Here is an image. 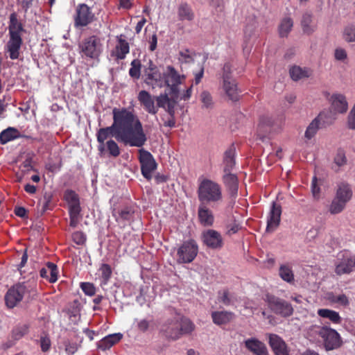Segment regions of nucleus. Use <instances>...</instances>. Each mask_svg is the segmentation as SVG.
<instances>
[{
    "mask_svg": "<svg viewBox=\"0 0 355 355\" xmlns=\"http://www.w3.org/2000/svg\"><path fill=\"white\" fill-rule=\"evenodd\" d=\"M113 123L106 128H100L96 133L98 150H103V145L110 137L129 147H143L147 140L146 134L138 116L131 107H114L112 110Z\"/></svg>",
    "mask_w": 355,
    "mask_h": 355,
    "instance_id": "obj_1",
    "label": "nucleus"
},
{
    "mask_svg": "<svg viewBox=\"0 0 355 355\" xmlns=\"http://www.w3.org/2000/svg\"><path fill=\"white\" fill-rule=\"evenodd\" d=\"M198 198L200 203L218 204L223 201V189L218 182L200 177L198 180Z\"/></svg>",
    "mask_w": 355,
    "mask_h": 355,
    "instance_id": "obj_2",
    "label": "nucleus"
},
{
    "mask_svg": "<svg viewBox=\"0 0 355 355\" xmlns=\"http://www.w3.org/2000/svg\"><path fill=\"white\" fill-rule=\"evenodd\" d=\"M353 196V191L349 184L346 182H340L337 184L336 196L332 200L329 211L332 214L340 213L346 207Z\"/></svg>",
    "mask_w": 355,
    "mask_h": 355,
    "instance_id": "obj_3",
    "label": "nucleus"
},
{
    "mask_svg": "<svg viewBox=\"0 0 355 355\" xmlns=\"http://www.w3.org/2000/svg\"><path fill=\"white\" fill-rule=\"evenodd\" d=\"M82 57L98 60L103 50L101 40L96 35L85 38L79 44Z\"/></svg>",
    "mask_w": 355,
    "mask_h": 355,
    "instance_id": "obj_4",
    "label": "nucleus"
},
{
    "mask_svg": "<svg viewBox=\"0 0 355 355\" xmlns=\"http://www.w3.org/2000/svg\"><path fill=\"white\" fill-rule=\"evenodd\" d=\"M163 75L162 87H168L171 95L177 96L179 93V85L184 82L186 76L180 73L172 65L164 67Z\"/></svg>",
    "mask_w": 355,
    "mask_h": 355,
    "instance_id": "obj_5",
    "label": "nucleus"
},
{
    "mask_svg": "<svg viewBox=\"0 0 355 355\" xmlns=\"http://www.w3.org/2000/svg\"><path fill=\"white\" fill-rule=\"evenodd\" d=\"M63 197L69 207L70 226L76 227L79 223L81 211L78 195L74 191L67 189Z\"/></svg>",
    "mask_w": 355,
    "mask_h": 355,
    "instance_id": "obj_6",
    "label": "nucleus"
},
{
    "mask_svg": "<svg viewBox=\"0 0 355 355\" xmlns=\"http://www.w3.org/2000/svg\"><path fill=\"white\" fill-rule=\"evenodd\" d=\"M198 253V245L193 239L184 241L177 250V262L189 263L192 262Z\"/></svg>",
    "mask_w": 355,
    "mask_h": 355,
    "instance_id": "obj_7",
    "label": "nucleus"
},
{
    "mask_svg": "<svg viewBox=\"0 0 355 355\" xmlns=\"http://www.w3.org/2000/svg\"><path fill=\"white\" fill-rule=\"evenodd\" d=\"M223 73V89L232 101H236L239 97V90L237 83L232 76V64L229 62L225 64Z\"/></svg>",
    "mask_w": 355,
    "mask_h": 355,
    "instance_id": "obj_8",
    "label": "nucleus"
},
{
    "mask_svg": "<svg viewBox=\"0 0 355 355\" xmlns=\"http://www.w3.org/2000/svg\"><path fill=\"white\" fill-rule=\"evenodd\" d=\"M95 15L86 3L78 4L73 15V25L75 28H83L94 21Z\"/></svg>",
    "mask_w": 355,
    "mask_h": 355,
    "instance_id": "obj_9",
    "label": "nucleus"
},
{
    "mask_svg": "<svg viewBox=\"0 0 355 355\" xmlns=\"http://www.w3.org/2000/svg\"><path fill=\"white\" fill-rule=\"evenodd\" d=\"M138 153L141 174L149 180L152 178L153 172L157 168L155 159L150 152L142 148V147L139 148Z\"/></svg>",
    "mask_w": 355,
    "mask_h": 355,
    "instance_id": "obj_10",
    "label": "nucleus"
},
{
    "mask_svg": "<svg viewBox=\"0 0 355 355\" xmlns=\"http://www.w3.org/2000/svg\"><path fill=\"white\" fill-rule=\"evenodd\" d=\"M164 67H157L151 61L149 62V66L145 68L144 75L145 83L153 88H162V79Z\"/></svg>",
    "mask_w": 355,
    "mask_h": 355,
    "instance_id": "obj_11",
    "label": "nucleus"
},
{
    "mask_svg": "<svg viewBox=\"0 0 355 355\" xmlns=\"http://www.w3.org/2000/svg\"><path fill=\"white\" fill-rule=\"evenodd\" d=\"M26 291L27 286L24 283L17 284L12 286L5 295L6 306L10 309L16 306L22 300Z\"/></svg>",
    "mask_w": 355,
    "mask_h": 355,
    "instance_id": "obj_12",
    "label": "nucleus"
},
{
    "mask_svg": "<svg viewBox=\"0 0 355 355\" xmlns=\"http://www.w3.org/2000/svg\"><path fill=\"white\" fill-rule=\"evenodd\" d=\"M268 303L270 309L277 314L284 317L290 316L293 309L288 302L275 296H268Z\"/></svg>",
    "mask_w": 355,
    "mask_h": 355,
    "instance_id": "obj_13",
    "label": "nucleus"
},
{
    "mask_svg": "<svg viewBox=\"0 0 355 355\" xmlns=\"http://www.w3.org/2000/svg\"><path fill=\"white\" fill-rule=\"evenodd\" d=\"M354 270L352 263V255L348 251H343L337 255L335 264V272L338 275L349 274Z\"/></svg>",
    "mask_w": 355,
    "mask_h": 355,
    "instance_id": "obj_14",
    "label": "nucleus"
},
{
    "mask_svg": "<svg viewBox=\"0 0 355 355\" xmlns=\"http://www.w3.org/2000/svg\"><path fill=\"white\" fill-rule=\"evenodd\" d=\"M330 111L334 114H344L348 110V103L346 96L340 93H333L329 98Z\"/></svg>",
    "mask_w": 355,
    "mask_h": 355,
    "instance_id": "obj_15",
    "label": "nucleus"
},
{
    "mask_svg": "<svg viewBox=\"0 0 355 355\" xmlns=\"http://www.w3.org/2000/svg\"><path fill=\"white\" fill-rule=\"evenodd\" d=\"M179 315L168 319L161 327V331L168 338L177 340L180 338Z\"/></svg>",
    "mask_w": 355,
    "mask_h": 355,
    "instance_id": "obj_16",
    "label": "nucleus"
},
{
    "mask_svg": "<svg viewBox=\"0 0 355 355\" xmlns=\"http://www.w3.org/2000/svg\"><path fill=\"white\" fill-rule=\"evenodd\" d=\"M327 350H333L338 348L342 345L340 334L335 329L328 327L325 335L322 339Z\"/></svg>",
    "mask_w": 355,
    "mask_h": 355,
    "instance_id": "obj_17",
    "label": "nucleus"
},
{
    "mask_svg": "<svg viewBox=\"0 0 355 355\" xmlns=\"http://www.w3.org/2000/svg\"><path fill=\"white\" fill-rule=\"evenodd\" d=\"M203 243L212 249L220 248L223 246L221 234L214 230H207L202 233Z\"/></svg>",
    "mask_w": 355,
    "mask_h": 355,
    "instance_id": "obj_18",
    "label": "nucleus"
},
{
    "mask_svg": "<svg viewBox=\"0 0 355 355\" xmlns=\"http://www.w3.org/2000/svg\"><path fill=\"white\" fill-rule=\"evenodd\" d=\"M281 214V206L273 202L267 217V232H273L279 226Z\"/></svg>",
    "mask_w": 355,
    "mask_h": 355,
    "instance_id": "obj_19",
    "label": "nucleus"
},
{
    "mask_svg": "<svg viewBox=\"0 0 355 355\" xmlns=\"http://www.w3.org/2000/svg\"><path fill=\"white\" fill-rule=\"evenodd\" d=\"M138 101L143 105L144 110L150 114H156L158 107L155 105L154 97L146 90H141L138 94Z\"/></svg>",
    "mask_w": 355,
    "mask_h": 355,
    "instance_id": "obj_20",
    "label": "nucleus"
},
{
    "mask_svg": "<svg viewBox=\"0 0 355 355\" xmlns=\"http://www.w3.org/2000/svg\"><path fill=\"white\" fill-rule=\"evenodd\" d=\"M22 44L21 35H9V40L6 45L5 49L9 53L12 60H16L19 56V51Z\"/></svg>",
    "mask_w": 355,
    "mask_h": 355,
    "instance_id": "obj_21",
    "label": "nucleus"
},
{
    "mask_svg": "<svg viewBox=\"0 0 355 355\" xmlns=\"http://www.w3.org/2000/svg\"><path fill=\"white\" fill-rule=\"evenodd\" d=\"M269 344L275 355H289L286 344L279 336L270 334Z\"/></svg>",
    "mask_w": 355,
    "mask_h": 355,
    "instance_id": "obj_22",
    "label": "nucleus"
},
{
    "mask_svg": "<svg viewBox=\"0 0 355 355\" xmlns=\"http://www.w3.org/2000/svg\"><path fill=\"white\" fill-rule=\"evenodd\" d=\"M245 347L254 355H267L268 350L263 343L255 338L246 339L244 341Z\"/></svg>",
    "mask_w": 355,
    "mask_h": 355,
    "instance_id": "obj_23",
    "label": "nucleus"
},
{
    "mask_svg": "<svg viewBox=\"0 0 355 355\" xmlns=\"http://www.w3.org/2000/svg\"><path fill=\"white\" fill-rule=\"evenodd\" d=\"M58 268L56 264L47 262L44 267L40 270V277L46 279L50 283H55L58 279Z\"/></svg>",
    "mask_w": 355,
    "mask_h": 355,
    "instance_id": "obj_24",
    "label": "nucleus"
},
{
    "mask_svg": "<svg viewBox=\"0 0 355 355\" xmlns=\"http://www.w3.org/2000/svg\"><path fill=\"white\" fill-rule=\"evenodd\" d=\"M122 338L123 334L121 333L109 334L98 342L97 347L102 351H105L119 343Z\"/></svg>",
    "mask_w": 355,
    "mask_h": 355,
    "instance_id": "obj_25",
    "label": "nucleus"
},
{
    "mask_svg": "<svg viewBox=\"0 0 355 355\" xmlns=\"http://www.w3.org/2000/svg\"><path fill=\"white\" fill-rule=\"evenodd\" d=\"M198 215L199 221L203 226L213 225L214 217L212 211L204 203H200L199 205Z\"/></svg>",
    "mask_w": 355,
    "mask_h": 355,
    "instance_id": "obj_26",
    "label": "nucleus"
},
{
    "mask_svg": "<svg viewBox=\"0 0 355 355\" xmlns=\"http://www.w3.org/2000/svg\"><path fill=\"white\" fill-rule=\"evenodd\" d=\"M327 326L311 325L307 329V337L313 342L322 340L327 332Z\"/></svg>",
    "mask_w": 355,
    "mask_h": 355,
    "instance_id": "obj_27",
    "label": "nucleus"
},
{
    "mask_svg": "<svg viewBox=\"0 0 355 355\" xmlns=\"http://www.w3.org/2000/svg\"><path fill=\"white\" fill-rule=\"evenodd\" d=\"M130 46L128 42L123 39L121 36L118 38V43L115 49L113 50L112 55L117 60H123L129 53Z\"/></svg>",
    "mask_w": 355,
    "mask_h": 355,
    "instance_id": "obj_28",
    "label": "nucleus"
},
{
    "mask_svg": "<svg viewBox=\"0 0 355 355\" xmlns=\"http://www.w3.org/2000/svg\"><path fill=\"white\" fill-rule=\"evenodd\" d=\"M317 313L320 318L328 319L334 324H339L342 322V318L339 313L336 311L329 309H320L318 310Z\"/></svg>",
    "mask_w": 355,
    "mask_h": 355,
    "instance_id": "obj_29",
    "label": "nucleus"
},
{
    "mask_svg": "<svg viewBox=\"0 0 355 355\" xmlns=\"http://www.w3.org/2000/svg\"><path fill=\"white\" fill-rule=\"evenodd\" d=\"M101 155L108 153V155L113 157H118L121 153V150L118 144L113 139H110L103 145V150H98Z\"/></svg>",
    "mask_w": 355,
    "mask_h": 355,
    "instance_id": "obj_30",
    "label": "nucleus"
},
{
    "mask_svg": "<svg viewBox=\"0 0 355 355\" xmlns=\"http://www.w3.org/2000/svg\"><path fill=\"white\" fill-rule=\"evenodd\" d=\"M133 325L137 331L145 333L153 329L154 320L153 318H135Z\"/></svg>",
    "mask_w": 355,
    "mask_h": 355,
    "instance_id": "obj_31",
    "label": "nucleus"
},
{
    "mask_svg": "<svg viewBox=\"0 0 355 355\" xmlns=\"http://www.w3.org/2000/svg\"><path fill=\"white\" fill-rule=\"evenodd\" d=\"M178 17L180 21H191L194 19V13L191 6L187 3H181L178 7Z\"/></svg>",
    "mask_w": 355,
    "mask_h": 355,
    "instance_id": "obj_32",
    "label": "nucleus"
},
{
    "mask_svg": "<svg viewBox=\"0 0 355 355\" xmlns=\"http://www.w3.org/2000/svg\"><path fill=\"white\" fill-rule=\"evenodd\" d=\"M324 115V113H320L316 118H315L310 123L304 134V136L307 139H311L315 135L318 129L320 128L321 121H322L323 122H324V121L323 120Z\"/></svg>",
    "mask_w": 355,
    "mask_h": 355,
    "instance_id": "obj_33",
    "label": "nucleus"
},
{
    "mask_svg": "<svg viewBox=\"0 0 355 355\" xmlns=\"http://www.w3.org/2000/svg\"><path fill=\"white\" fill-rule=\"evenodd\" d=\"M211 318L214 324L217 325L225 324L233 318V313L229 311H214Z\"/></svg>",
    "mask_w": 355,
    "mask_h": 355,
    "instance_id": "obj_34",
    "label": "nucleus"
},
{
    "mask_svg": "<svg viewBox=\"0 0 355 355\" xmlns=\"http://www.w3.org/2000/svg\"><path fill=\"white\" fill-rule=\"evenodd\" d=\"M133 211L128 207L120 209H114L112 215L118 223H123L130 220L132 216Z\"/></svg>",
    "mask_w": 355,
    "mask_h": 355,
    "instance_id": "obj_35",
    "label": "nucleus"
},
{
    "mask_svg": "<svg viewBox=\"0 0 355 355\" xmlns=\"http://www.w3.org/2000/svg\"><path fill=\"white\" fill-rule=\"evenodd\" d=\"M235 150L230 148L225 153L223 159V173L232 172L235 165Z\"/></svg>",
    "mask_w": 355,
    "mask_h": 355,
    "instance_id": "obj_36",
    "label": "nucleus"
},
{
    "mask_svg": "<svg viewBox=\"0 0 355 355\" xmlns=\"http://www.w3.org/2000/svg\"><path fill=\"white\" fill-rule=\"evenodd\" d=\"M279 277L289 284H293L295 281L294 273L289 263H284L279 266Z\"/></svg>",
    "mask_w": 355,
    "mask_h": 355,
    "instance_id": "obj_37",
    "label": "nucleus"
},
{
    "mask_svg": "<svg viewBox=\"0 0 355 355\" xmlns=\"http://www.w3.org/2000/svg\"><path fill=\"white\" fill-rule=\"evenodd\" d=\"M223 181L225 186L232 191L236 193L238 190V178L232 172L224 173Z\"/></svg>",
    "mask_w": 355,
    "mask_h": 355,
    "instance_id": "obj_38",
    "label": "nucleus"
},
{
    "mask_svg": "<svg viewBox=\"0 0 355 355\" xmlns=\"http://www.w3.org/2000/svg\"><path fill=\"white\" fill-rule=\"evenodd\" d=\"M290 75L293 80H298L303 78L309 77L311 75V71L309 68H302L293 66L290 69Z\"/></svg>",
    "mask_w": 355,
    "mask_h": 355,
    "instance_id": "obj_39",
    "label": "nucleus"
},
{
    "mask_svg": "<svg viewBox=\"0 0 355 355\" xmlns=\"http://www.w3.org/2000/svg\"><path fill=\"white\" fill-rule=\"evenodd\" d=\"M112 268L107 263H102L98 269V278L101 286L107 285L112 277Z\"/></svg>",
    "mask_w": 355,
    "mask_h": 355,
    "instance_id": "obj_40",
    "label": "nucleus"
},
{
    "mask_svg": "<svg viewBox=\"0 0 355 355\" xmlns=\"http://www.w3.org/2000/svg\"><path fill=\"white\" fill-rule=\"evenodd\" d=\"M19 132L15 128H8L0 133V143L5 144L19 137Z\"/></svg>",
    "mask_w": 355,
    "mask_h": 355,
    "instance_id": "obj_41",
    "label": "nucleus"
},
{
    "mask_svg": "<svg viewBox=\"0 0 355 355\" xmlns=\"http://www.w3.org/2000/svg\"><path fill=\"white\" fill-rule=\"evenodd\" d=\"M179 324L180 336L183 334H190L194 330L195 326L193 323L188 318L179 316Z\"/></svg>",
    "mask_w": 355,
    "mask_h": 355,
    "instance_id": "obj_42",
    "label": "nucleus"
},
{
    "mask_svg": "<svg viewBox=\"0 0 355 355\" xmlns=\"http://www.w3.org/2000/svg\"><path fill=\"white\" fill-rule=\"evenodd\" d=\"M293 26V22L291 18L285 17L284 18L279 26V35L281 37H286L288 33L291 31Z\"/></svg>",
    "mask_w": 355,
    "mask_h": 355,
    "instance_id": "obj_43",
    "label": "nucleus"
},
{
    "mask_svg": "<svg viewBox=\"0 0 355 355\" xmlns=\"http://www.w3.org/2000/svg\"><path fill=\"white\" fill-rule=\"evenodd\" d=\"M200 101L202 103V108L211 109L214 106V101L211 94L207 91H203L200 95Z\"/></svg>",
    "mask_w": 355,
    "mask_h": 355,
    "instance_id": "obj_44",
    "label": "nucleus"
},
{
    "mask_svg": "<svg viewBox=\"0 0 355 355\" xmlns=\"http://www.w3.org/2000/svg\"><path fill=\"white\" fill-rule=\"evenodd\" d=\"M328 300L333 302L342 306H347L349 304L348 297L345 294L334 295L331 293L328 294Z\"/></svg>",
    "mask_w": 355,
    "mask_h": 355,
    "instance_id": "obj_45",
    "label": "nucleus"
},
{
    "mask_svg": "<svg viewBox=\"0 0 355 355\" xmlns=\"http://www.w3.org/2000/svg\"><path fill=\"white\" fill-rule=\"evenodd\" d=\"M129 74L133 78H139L141 74V63L139 60H133L132 61Z\"/></svg>",
    "mask_w": 355,
    "mask_h": 355,
    "instance_id": "obj_46",
    "label": "nucleus"
},
{
    "mask_svg": "<svg viewBox=\"0 0 355 355\" xmlns=\"http://www.w3.org/2000/svg\"><path fill=\"white\" fill-rule=\"evenodd\" d=\"M311 15L306 13L303 15L302 19V26L303 31L307 34L311 33L314 31V28L311 25Z\"/></svg>",
    "mask_w": 355,
    "mask_h": 355,
    "instance_id": "obj_47",
    "label": "nucleus"
},
{
    "mask_svg": "<svg viewBox=\"0 0 355 355\" xmlns=\"http://www.w3.org/2000/svg\"><path fill=\"white\" fill-rule=\"evenodd\" d=\"M80 288L84 293L89 296H92L95 294L96 288L93 284L89 282H83L80 284Z\"/></svg>",
    "mask_w": 355,
    "mask_h": 355,
    "instance_id": "obj_48",
    "label": "nucleus"
},
{
    "mask_svg": "<svg viewBox=\"0 0 355 355\" xmlns=\"http://www.w3.org/2000/svg\"><path fill=\"white\" fill-rule=\"evenodd\" d=\"M28 326L26 324L17 326L12 331L14 338L15 339H19L28 333Z\"/></svg>",
    "mask_w": 355,
    "mask_h": 355,
    "instance_id": "obj_49",
    "label": "nucleus"
},
{
    "mask_svg": "<svg viewBox=\"0 0 355 355\" xmlns=\"http://www.w3.org/2000/svg\"><path fill=\"white\" fill-rule=\"evenodd\" d=\"M344 39L347 42L355 41V28L354 26H347L345 28L343 34Z\"/></svg>",
    "mask_w": 355,
    "mask_h": 355,
    "instance_id": "obj_50",
    "label": "nucleus"
},
{
    "mask_svg": "<svg viewBox=\"0 0 355 355\" xmlns=\"http://www.w3.org/2000/svg\"><path fill=\"white\" fill-rule=\"evenodd\" d=\"M193 91V84L189 86L188 88H187L185 90H184L182 92H180L178 94V95H174L175 97L179 100H183V101H188L192 94Z\"/></svg>",
    "mask_w": 355,
    "mask_h": 355,
    "instance_id": "obj_51",
    "label": "nucleus"
},
{
    "mask_svg": "<svg viewBox=\"0 0 355 355\" xmlns=\"http://www.w3.org/2000/svg\"><path fill=\"white\" fill-rule=\"evenodd\" d=\"M178 98L173 96L169 98L168 103H166V107L164 108L169 115H175V107L178 102Z\"/></svg>",
    "mask_w": 355,
    "mask_h": 355,
    "instance_id": "obj_52",
    "label": "nucleus"
},
{
    "mask_svg": "<svg viewBox=\"0 0 355 355\" xmlns=\"http://www.w3.org/2000/svg\"><path fill=\"white\" fill-rule=\"evenodd\" d=\"M169 97L168 95L166 93L161 94L160 95L155 97V100L157 101V107H162L165 108L166 105V103H168L169 101Z\"/></svg>",
    "mask_w": 355,
    "mask_h": 355,
    "instance_id": "obj_53",
    "label": "nucleus"
},
{
    "mask_svg": "<svg viewBox=\"0 0 355 355\" xmlns=\"http://www.w3.org/2000/svg\"><path fill=\"white\" fill-rule=\"evenodd\" d=\"M335 164L338 166H344L347 162L345 154L343 150H338L334 158Z\"/></svg>",
    "mask_w": 355,
    "mask_h": 355,
    "instance_id": "obj_54",
    "label": "nucleus"
},
{
    "mask_svg": "<svg viewBox=\"0 0 355 355\" xmlns=\"http://www.w3.org/2000/svg\"><path fill=\"white\" fill-rule=\"evenodd\" d=\"M9 35H21L23 31L22 25L18 22L14 25H9L8 26Z\"/></svg>",
    "mask_w": 355,
    "mask_h": 355,
    "instance_id": "obj_55",
    "label": "nucleus"
},
{
    "mask_svg": "<svg viewBox=\"0 0 355 355\" xmlns=\"http://www.w3.org/2000/svg\"><path fill=\"white\" fill-rule=\"evenodd\" d=\"M317 178L314 176L311 183V191L313 196L315 199H319L320 196V189L317 183Z\"/></svg>",
    "mask_w": 355,
    "mask_h": 355,
    "instance_id": "obj_56",
    "label": "nucleus"
},
{
    "mask_svg": "<svg viewBox=\"0 0 355 355\" xmlns=\"http://www.w3.org/2000/svg\"><path fill=\"white\" fill-rule=\"evenodd\" d=\"M73 241L78 245H83L86 241V236L82 232H76L72 234Z\"/></svg>",
    "mask_w": 355,
    "mask_h": 355,
    "instance_id": "obj_57",
    "label": "nucleus"
},
{
    "mask_svg": "<svg viewBox=\"0 0 355 355\" xmlns=\"http://www.w3.org/2000/svg\"><path fill=\"white\" fill-rule=\"evenodd\" d=\"M78 349V345L76 343L67 342L65 343V352L68 355L74 354Z\"/></svg>",
    "mask_w": 355,
    "mask_h": 355,
    "instance_id": "obj_58",
    "label": "nucleus"
},
{
    "mask_svg": "<svg viewBox=\"0 0 355 355\" xmlns=\"http://www.w3.org/2000/svg\"><path fill=\"white\" fill-rule=\"evenodd\" d=\"M179 60L183 62H190L193 60V57L189 50H184L180 52Z\"/></svg>",
    "mask_w": 355,
    "mask_h": 355,
    "instance_id": "obj_59",
    "label": "nucleus"
},
{
    "mask_svg": "<svg viewBox=\"0 0 355 355\" xmlns=\"http://www.w3.org/2000/svg\"><path fill=\"white\" fill-rule=\"evenodd\" d=\"M40 347L43 352H47L51 347V340L47 336H42L40 338Z\"/></svg>",
    "mask_w": 355,
    "mask_h": 355,
    "instance_id": "obj_60",
    "label": "nucleus"
},
{
    "mask_svg": "<svg viewBox=\"0 0 355 355\" xmlns=\"http://www.w3.org/2000/svg\"><path fill=\"white\" fill-rule=\"evenodd\" d=\"M335 58L338 60L343 61L347 58V53L345 49L338 48L335 50Z\"/></svg>",
    "mask_w": 355,
    "mask_h": 355,
    "instance_id": "obj_61",
    "label": "nucleus"
},
{
    "mask_svg": "<svg viewBox=\"0 0 355 355\" xmlns=\"http://www.w3.org/2000/svg\"><path fill=\"white\" fill-rule=\"evenodd\" d=\"M348 125L352 129H355V105L348 115Z\"/></svg>",
    "mask_w": 355,
    "mask_h": 355,
    "instance_id": "obj_62",
    "label": "nucleus"
},
{
    "mask_svg": "<svg viewBox=\"0 0 355 355\" xmlns=\"http://www.w3.org/2000/svg\"><path fill=\"white\" fill-rule=\"evenodd\" d=\"M220 300L225 305H230L232 304V300L230 297L229 293L226 291L220 293Z\"/></svg>",
    "mask_w": 355,
    "mask_h": 355,
    "instance_id": "obj_63",
    "label": "nucleus"
},
{
    "mask_svg": "<svg viewBox=\"0 0 355 355\" xmlns=\"http://www.w3.org/2000/svg\"><path fill=\"white\" fill-rule=\"evenodd\" d=\"M193 75H194V80H193V84H195V85L199 84L201 82V80L204 75L203 67H201L198 71L193 73Z\"/></svg>",
    "mask_w": 355,
    "mask_h": 355,
    "instance_id": "obj_64",
    "label": "nucleus"
}]
</instances>
